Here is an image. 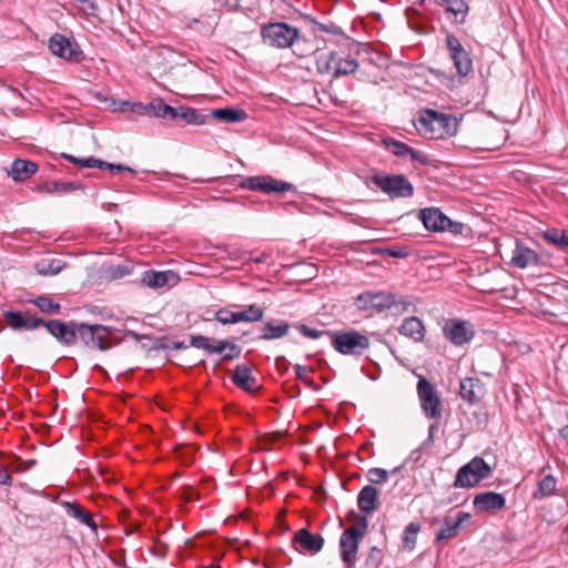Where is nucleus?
I'll return each mask as SVG.
<instances>
[{"mask_svg":"<svg viewBox=\"0 0 568 568\" xmlns=\"http://www.w3.org/2000/svg\"><path fill=\"white\" fill-rule=\"evenodd\" d=\"M296 328L301 332V334H303L304 336H306L308 338H313V339L320 338L323 335L328 336V333H333L332 331H318V329L312 328L305 324H297Z\"/></svg>","mask_w":568,"mask_h":568,"instance_id":"4d7b16f0","label":"nucleus"},{"mask_svg":"<svg viewBox=\"0 0 568 568\" xmlns=\"http://www.w3.org/2000/svg\"><path fill=\"white\" fill-rule=\"evenodd\" d=\"M398 331L402 335L408 336L414 341H420L424 337L425 327L422 320L410 316L404 320Z\"/></svg>","mask_w":568,"mask_h":568,"instance_id":"72a5a7b5","label":"nucleus"},{"mask_svg":"<svg viewBox=\"0 0 568 568\" xmlns=\"http://www.w3.org/2000/svg\"><path fill=\"white\" fill-rule=\"evenodd\" d=\"M410 373L418 378L417 393L420 402V408L426 414V376L423 373V367L415 365L412 367Z\"/></svg>","mask_w":568,"mask_h":568,"instance_id":"a19ab883","label":"nucleus"},{"mask_svg":"<svg viewBox=\"0 0 568 568\" xmlns=\"http://www.w3.org/2000/svg\"><path fill=\"white\" fill-rule=\"evenodd\" d=\"M541 237L562 253L568 254V231L558 227H549L540 233Z\"/></svg>","mask_w":568,"mask_h":568,"instance_id":"7c9ffc66","label":"nucleus"},{"mask_svg":"<svg viewBox=\"0 0 568 568\" xmlns=\"http://www.w3.org/2000/svg\"><path fill=\"white\" fill-rule=\"evenodd\" d=\"M388 478V471L384 468H371L367 473V479L372 484H382L385 483Z\"/></svg>","mask_w":568,"mask_h":568,"instance_id":"5fc2aeb1","label":"nucleus"},{"mask_svg":"<svg viewBox=\"0 0 568 568\" xmlns=\"http://www.w3.org/2000/svg\"><path fill=\"white\" fill-rule=\"evenodd\" d=\"M428 233H447L452 236L468 237L471 234V227L450 219L439 207L428 206ZM429 237L430 234H428Z\"/></svg>","mask_w":568,"mask_h":568,"instance_id":"423d86ee","label":"nucleus"},{"mask_svg":"<svg viewBox=\"0 0 568 568\" xmlns=\"http://www.w3.org/2000/svg\"><path fill=\"white\" fill-rule=\"evenodd\" d=\"M332 347L342 355L362 356L371 345L368 336L356 329L328 333Z\"/></svg>","mask_w":568,"mask_h":568,"instance_id":"20e7f679","label":"nucleus"},{"mask_svg":"<svg viewBox=\"0 0 568 568\" xmlns=\"http://www.w3.org/2000/svg\"><path fill=\"white\" fill-rule=\"evenodd\" d=\"M426 442H423L417 448L412 450L409 456L404 460L402 467L407 471H413L414 477L416 478V473L423 477V468L425 466L426 459H424Z\"/></svg>","mask_w":568,"mask_h":568,"instance_id":"c85d7f7f","label":"nucleus"},{"mask_svg":"<svg viewBox=\"0 0 568 568\" xmlns=\"http://www.w3.org/2000/svg\"><path fill=\"white\" fill-rule=\"evenodd\" d=\"M3 317L9 327L13 331H33L42 327V317L30 311H6Z\"/></svg>","mask_w":568,"mask_h":568,"instance_id":"ddd939ff","label":"nucleus"},{"mask_svg":"<svg viewBox=\"0 0 568 568\" xmlns=\"http://www.w3.org/2000/svg\"><path fill=\"white\" fill-rule=\"evenodd\" d=\"M383 561V552L377 547H372L365 560L366 568H379Z\"/></svg>","mask_w":568,"mask_h":568,"instance_id":"09e8293b","label":"nucleus"},{"mask_svg":"<svg viewBox=\"0 0 568 568\" xmlns=\"http://www.w3.org/2000/svg\"><path fill=\"white\" fill-rule=\"evenodd\" d=\"M227 353L223 354L222 361H233L239 358L242 352V347L234 342L230 341L227 346Z\"/></svg>","mask_w":568,"mask_h":568,"instance_id":"bf43d9fd","label":"nucleus"},{"mask_svg":"<svg viewBox=\"0 0 568 568\" xmlns=\"http://www.w3.org/2000/svg\"><path fill=\"white\" fill-rule=\"evenodd\" d=\"M420 525L417 523H410L406 526L404 530V536L402 539L403 548L405 550H413L416 546L417 535L420 531Z\"/></svg>","mask_w":568,"mask_h":568,"instance_id":"79ce46f5","label":"nucleus"},{"mask_svg":"<svg viewBox=\"0 0 568 568\" xmlns=\"http://www.w3.org/2000/svg\"><path fill=\"white\" fill-rule=\"evenodd\" d=\"M236 316V312L231 311L227 307L219 308L216 312H214L213 320L217 321L219 323L223 325L227 324H236L237 320L234 318Z\"/></svg>","mask_w":568,"mask_h":568,"instance_id":"49530a36","label":"nucleus"},{"mask_svg":"<svg viewBox=\"0 0 568 568\" xmlns=\"http://www.w3.org/2000/svg\"><path fill=\"white\" fill-rule=\"evenodd\" d=\"M180 111H181V105L178 108H174V106H171L168 104V106L165 109H163V114H164L163 120L172 121V122L180 121Z\"/></svg>","mask_w":568,"mask_h":568,"instance_id":"052dcab7","label":"nucleus"},{"mask_svg":"<svg viewBox=\"0 0 568 568\" xmlns=\"http://www.w3.org/2000/svg\"><path fill=\"white\" fill-rule=\"evenodd\" d=\"M234 180H239V186L244 190L260 191L265 194L284 193L294 191L296 186L292 183L276 180L271 175L242 176L235 175Z\"/></svg>","mask_w":568,"mask_h":568,"instance_id":"1a4fd4ad","label":"nucleus"},{"mask_svg":"<svg viewBox=\"0 0 568 568\" xmlns=\"http://www.w3.org/2000/svg\"><path fill=\"white\" fill-rule=\"evenodd\" d=\"M406 16H407V22H408L409 27L413 30H416L417 32H422L423 31V24L420 22V20L423 19L422 11L415 7H410L406 10Z\"/></svg>","mask_w":568,"mask_h":568,"instance_id":"a18cd8bd","label":"nucleus"},{"mask_svg":"<svg viewBox=\"0 0 568 568\" xmlns=\"http://www.w3.org/2000/svg\"><path fill=\"white\" fill-rule=\"evenodd\" d=\"M449 405L445 402L435 387L428 382V418L440 420L449 416Z\"/></svg>","mask_w":568,"mask_h":568,"instance_id":"412c9836","label":"nucleus"},{"mask_svg":"<svg viewBox=\"0 0 568 568\" xmlns=\"http://www.w3.org/2000/svg\"><path fill=\"white\" fill-rule=\"evenodd\" d=\"M369 302L373 303V313H382L388 310L393 315L408 311V307L412 305L410 302L405 301L402 295L388 292H372Z\"/></svg>","mask_w":568,"mask_h":568,"instance_id":"9d476101","label":"nucleus"},{"mask_svg":"<svg viewBox=\"0 0 568 568\" xmlns=\"http://www.w3.org/2000/svg\"><path fill=\"white\" fill-rule=\"evenodd\" d=\"M447 48L450 51V57L454 60L457 71H469L471 69V60L468 53L463 49L460 42L454 36H447Z\"/></svg>","mask_w":568,"mask_h":568,"instance_id":"4be33fe9","label":"nucleus"},{"mask_svg":"<svg viewBox=\"0 0 568 568\" xmlns=\"http://www.w3.org/2000/svg\"><path fill=\"white\" fill-rule=\"evenodd\" d=\"M122 111H131L133 113L142 114V115H149V103H141V102H123L121 106Z\"/></svg>","mask_w":568,"mask_h":568,"instance_id":"6e6d98bb","label":"nucleus"},{"mask_svg":"<svg viewBox=\"0 0 568 568\" xmlns=\"http://www.w3.org/2000/svg\"><path fill=\"white\" fill-rule=\"evenodd\" d=\"M37 191L48 194H68L77 190H83L81 182L45 181L37 185Z\"/></svg>","mask_w":568,"mask_h":568,"instance_id":"b1692460","label":"nucleus"},{"mask_svg":"<svg viewBox=\"0 0 568 568\" xmlns=\"http://www.w3.org/2000/svg\"><path fill=\"white\" fill-rule=\"evenodd\" d=\"M443 335L455 346H463L474 338L475 331L468 321L447 320L443 326Z\"/></svg>","mask_w":568,"mask_h":568,"instance_id":"9b49d317","label":"nucleus"},{"mask_svg":"<svg viewBox=\"0 0 568 568\" xmlns=\"http://www.w3.org/2000/svg\"><path fill=\"white\" fill-rule=\"evenodd\" d=\"M168 106V103L164 102L162 98H154L149 102V116H154L158 119L164 118L163 109Z\"/></svg>","mask_w":568,"mask_h":568,"instance_id":"de8ad7c7","label":"nucleus"},{"mask_svg":"<svg viewBox=\"0 0 568 568\" xmlns=\"http://www.w3.org/2000/svg\"><path fill=\"white\" fill-rule=\"evenodd\" d=\"M210 118H214L222 123H239L247 118V113L243 109L226 106L207 111Z\"/></svg>","mask_w":568,"mask_h":568,"instance_id":"a878e982","label":"nucleus"},{"mask_svg":"<svg viewBox=\"0 0 568 568\" xmlns=\"http://www.w3.org/2000/svg\"><path fill=\"white\" fill-rule=\"evenodd\" d=\"M261 36L263 41L271 47L293 48L296 54L303 55V52L297 51L302 38L300 37L298 29L295 27L284 22L268 23L262 27Z\"/></svg>","mask_w":568,"mask_h":568,"instance_id":"f257e3e1","label":"nucleus"},{"mask_svg":"<svg viewBox=\"0 0 568 568\" xmlns=\"http://www.w3.org/2000/svg\"><path fill=\"white\" fill-rule=\"evenodd\" d=\"M64 263L58 258L41 260L36 264V270L39 274L48 276L55 275L62 271Z\"/></svg>","mask_w":568,"mask_h":568,"instance_id":"58836bf2","label":"nucleus"},{"mask_svg":"<svg viewBox=\"0 0 568 568\" xmlns=\"http://www.w3.org/2000/svg\"><path fill=\"white\" fill-rule=\"evenodd\" d=\"M175 457L183 465H191L193 463V452L184 445H176L174 448Z\"/></svg>","mask_w":568,"mask_h":568,"instance_id":"3c124183","label":"nucleus"},{"mask_svg":"<svg viewBox=\"0 0 568 568\" xmlns=\"http://www.w3.org/2000/svg\"><path fill=\"white\" fill-rule=\"evenodd\" d=\"M417 131L426 130V109H420L417 113V119L414 121Z\"/></svg>","mask_w":568,"mask_h":568,"instance_id":"0e129e2a","label":"nucleus"},{"mask_svg":"<svg viewBox=\"0 0 568 568\" xmlns=\"http://www.w3.org/2000/svg\"><path fill=\"white\" fill-rule=\"evenodd\" d=\"M12 477L11 475L0 466V486H11Z\"/></svg>","mask_w":568,"mask_h":568,"instance_id":"774afa93","label":"nucleus"},{"mask_svg":"<svg viewBox=\"0 0 568 568\" xmlns=\"http://www.w3.org/2000/svg\"><path fill=\"white\" fill-rule=\"evenodd\" d=\"M291 325L283 320L267 321L261 329L258 339L271 341L278 339L288 334Z\"/></svg>","mask_w":568,"mask_h":568,"instance_id":"393cba45","label":"nucleus"},{"mask_svg":"<svg viewBox=\"0 0 568 568\" xmlns=\"http://www.w3.org/2000/svg\"><path fill=\"white\" fill-rule=\"evenodd\" d=\"M358 508L366 514H369L378 507V490L372 486H364L357 495Z\"/></svg>","mask_w":568,"mask_h":568,"instance_id":"cd10ccee","label":"nucleus"},{"mask_svg":"<svg viewBox=\"0 0 568 568\" xmlns=\"http://www.w3.org/2000/svg\"><path fill=\"white\" fill-rule=\"evenodd\" d=\"M438 3L445 6L446 9L455 16L464 17L468 11V6L464 0H438Z\"/></svg>","mask_w":568,"mask_h":568,"instance_id":"c03bdc74","label":"nucleus"},{"mask_svg":"<svg viewBox=\"0 0 568 568\" xmlns=\"http://www.w3.org/2000/svg\"><path fill=\"white\" fill-rule=\"evenodd\" d=\"M9 466L13 468L14 471H24L23 463L24 460L21 459L19 456L11 455L9 457Z\"/></svg>","mask_w":568,"mask_h":568,"instance_id":"69168bd1","label":"nucleus"},{"mask_svg":"<svg viewBox=\"0 0 568 568\" xmlns=\"http://www.w3.org/2000/svg\"><path fill=\"white\" fill-rule=\"evenodd\" d=\"M491 466L483 457L475 456L457 470L454 487L473 488L478 486L484 479L491 477Z\"/></svg>","mask_w":568,"mask_h":568,"instance_id":"39448f33","label":"nucleus"},{"mask_svg":"<svg viewBox=\"0 0 568 568\" xmlns=\"http://www.w3.org/2000/svg\"><path fill=\"white\" fill-rule=\"evenodd\" d=\"M180 281V275L178 272L168 270V271H153L149 270L143 272L141 277L142 285L150 288H163V287H172L178 284Z\"/></svg>","mask_w":568,"mask_h":568,"instance_id":"2eb2a0df","label":"nucleus"},{"mask_svg":"<svg viewBox=\"0 0 568 568\" xmlns=\"http://www.w3.org/2000/svg\"><path fill=\"white\" fill-rule=\"evenodd\" d=\"M458 523L454 520L450 516H446L444 518V525L436 534V542H440L443 540H448L456 536L459 530Z\"/></svg>","mask_w":568,"mask_h":568,"instance_id":"ea45409f","label":"nucleus"},{"mask_svg":"<svg viewBox=\"0 0 568 568\" xmlns=\"http://www.w3.org/2000/svg\"><path fill=\"white\" fill-rule=\"evenodd\" d=\"M463 115L457 116L445 110L428 109V139H445L457 133Z\"/></svg>","mask_w":568,"mask_h":568,"instance_id":"6e6552de","label":"nucleus"},{"mask_svg":"<svg viewBox=\"0 0 568 568\" xmlns=\"http://www.w3.org/2000/svg\"><path fill=\"white\" fill-rule=\"evenodd\" d=\"M199 498V493L192 486H184L181 493V499L190 503Z\"/></svg>","mask_w":568,"mask_h":568,"instance_id":"680f3d73","label":"nucleus"},{"mask_svg":"<svg viewBox=\"0 0 568 568\" xmlns=\"http://www.w3.org/2000/svg\"><path fill=\"white\" fill-rule=\"evenodd\" d=\"M49 49L54 55L68 61H80L83 55L78 43L60 33H55L50 38Z\"/></svg>","mask_w":568,"mask_h":568,"instance_id":"4468645a","label":"nucleus"},{"mask_svg":"<svg viewBox=\"0 0 568 568\" xmlns=\"http://www.w3.org/2000/svg\"><path fill=\"white\" fill-rule=\"evenodd\" d=\"M368 181L374 183L390 199L412 197L414 194L413 184L403 174L375 172Z\"/></svg>","mask_w":568,"mask_h":568,"instance_id":"0eeeda50","label":"nucleus"},{"mask_svg":"<svg viewBox=\"0 0 568 568\" xmlns=\"http://www.w3.org/2000/svg\"><path fill=\"white\" fill-rule=\"evenodd\" d=\"M212 341L214 339L203 335H192L190 338V345L195 348H202L209 354H221L227 349L230 343L229 339L217 341L216 345H213L211 343Z\"/></svg>","mask_w":568,"mask_h":568,"instance_id":"c756f323","label":"nucleus"},{"mask_svg":"<svg viewBox=\"0 0 568 568\" xmlns=\"http://www.w3.org/2000/svg\"><path fill=\"white\" fill-rule=\"evenodd\" d=\"M474 509L477 513L495 514L506 506V498L503 494L496 491H483L475 495L473 499Z\"/></svg>","mask_w":568,"mask_h":568,"instance_id":"dca6fc26","label":"nucleus"},{"mask_svg":"<svg viewBox=\"0 0 568 568\" xmlns=\"http://www.w3.org/2000/svg\"><path fill=\"white\" fill-rule=\"evenodd\" d=\"M383 144L397 158H409L412 161H418L426 164V156L422 152L414 150L408 144L393 138L383 139Z\"/></svg>","mask_w":568,"mask_h":568,"instance_id":"aec40b11","label":"nucleus"},{"mask_svg":"<svg viewBox=\"0 0 568 568\" xmlns=\"http://www.w3.org/2000/svg\"><path fill=\"white\" fill-rule=\"evenodd\" d=\"M80 3L79 9L82 11L83 14L87 17H98V4L94 0H75Z\"/></svg>","mask_w":568,"mask_h":568,"instance_id":"13d9d810","label":"nucleus"},{"mask_svg":"<svg viewBox=\"0 0 568 568\" xmlns=\"http://www.w3.org/2000/svg\"><path fill=\"white\" fill-rule=\"evenodd\" d=\"M557 480L552 475H546L541 480L538 481L537 490L534 491V499H542L555 495L557 490Z\"/></svg>","mask_w":568,"mask_h":568,"instance_id":"e433bc0d","label":"nucleus"},{"mask_svg":"<svg viewBox=\"0 0 568 568\" xmlns=\"http://www.w3.org/2000/svg\"><path fill=\"white\" fill-rule=\"evenodd\" d=\"M368 528V520L361 516L355 524L346 528L339 538L341 559L346 568H354L357 560V551L361 539L365 536Z\"/></svg>","mask_w":568,"mask_h":568,"instance_id":"f03ea898","label":"nucleus"},{"mask_svg":"<svg viewBox=\"0 0 568 568\" xmlns=\"http://www.w3.org/2000/svg\"><path fill=\"white\" fill-rule=\"evenodd\" d=\"M275 366L281 374H286L288 371V362L284 356H277L275 358Z\"/></svg>","mask_w":568,"mask_h":568,"instance_id":"338daca9","label":"nucleus"},{"mask_svg":"<svg viewBox=\"0 0 568 568\" xmlns=\"http://www.w3.org/2000/svg\"><path fill=\"white\" fill-rule=\"evenodd\" d=\"M510 263L515 267L526 268L528 266H539L542 261L537 252L525 245L520 240H516Z\"/></svg>","mask_w":568,"mask_h":568,"instance_id":"f3484780","label":"nucleus"},{"mask_svg":"<svg viewBox=\"0 0 568 568\" xmlns=\"http://www.w3.org/2000/svg\"><path fill=\"white\" fill-rule=\"evenodd\" d=\"M232 382L242 390L251 393L256 379L250 366L240 364L233 372Z\"/></svg>","mask_w":568,"mask_h":568,"instance_id":"2f4dec72","label":"nucleus"},{"mask_svg":"<svg viewBox=\"0 0 568 568\" xmlns=\"http://www.w3.org/2000/svg\"><path fill=\"white\" fill-rule=\"evenodd\" d=\"M156 55L163 60L158 63V68L174 69V68H186L187 64H192L191 61L186 60L181 54L176 53L170 48H161L156 51Z\"/></svg>","mask_w":568,"mask_h":568,"instance_id":"bb28decb","label":"nucleus"},{"mask_svg":"<svg viewBox=\"0 0 568 568\" xmlns=\"http://www.w3.org/2000/svg\"><path fill=\"white\" fill-rule=\"evenodd\" d=\"M38 164L31 160L16 159L8 170V175L14 181H24L38 171Z\"/></svg>","mask_w":568,"mask_h":568,"instance_id":"5701e85b","label":"nucleus"},{"mask_svg":"<svg viewBox=\"0 0 568 568\" xmlns=\"http://www.w3.org/2000/svg\"><path fill=\"white\" fill-rule=\"evenodd\" d=\"M292 542L307 552L317 554L323 549L325 540L320 534H313L307 528H302L294 534Z\"/></svg>","mask_w":568,"mask_h":568,"instance_id":"6ab92c4d","label":"nucleus"},{"mask_svg":"<svg viewBox=\"0 0 568 568\" xmlns=\"http://www.w3.org/2000/svg\"><path fill=\"white\" fill-rule=\"evenodd\" d=\"M61 506L67 510V513L77 518L80 523L85 525L92 530H97L98 525L93 520L92 516L85 511L77 501H68L64 500L61 503Z\"/></svg>","mask_w":568,"mask_h":568,"instance_id":"473e14b6","label":"nucleus"},{"mask_svg":"<svg viewBox=\"0 0 568 568\" xmlns=\"http://www.w3.org/2000/svg\"><path fill=\"white\" fill-rule=\"evenodd\" d=\"M42 327L62 346L75 345L77 321L43 320Z\"/></svg>","mask_w":568,"mask_h":568,"instance_id":"f8f14e48","label":"nucleus"},{"mask_svg":"<svg viewBox=\"0 0 568 568\" xmlns=\"http://www.w3.org/2000/svg\"><path fill=\"white\" fill-rule=\"evenodd\" d=\"M264 317V310L256 304H251L246 306L243 311L236 312V316L234 318L240 322L254 323L260 322Z\"/></svg>","mask_w":568,"mask_h":568,"instance_id":"4c0bfd02","label":"nucleus"},{"mask_svg":"<svg viewBox=\"0 0 568 568\" xmlns=\"http://www.w3.org/2000/svg\"><path fill=\"white\" fill-rule=\"evenodd\" d=\"M98 169H105V170H109L111 173H120V172H130L132 174L135 173L134 170H132L131 168H129V166H126L124 164H121V163H110V162H106V161H103V160H100V159H99Z\"/></svg>","mask_w":568,"mask_h":568,"instance_id":"603ef678","label":"nucleus"},{"mask_svg":"<svg viewBox=\"0 0 568 568\" xmlns=\"http://www.w3.org/2000/svg\"><path fill=\"white\" fill-rule=\"evenodd\" d=\"M114 327L103 324H89L85 322H77L75 343L78 339L88 349H99L106 352L112 347L109 335Z\"/></svg>","mask_w":568,"mask_h":568,"instance_id":"7ed1b4c3","label":"nucleus"},{"mask_svg":"<svg viewBox=\"0 0 568 568\" xmlns=\"http://www.w3.org/2000/svg\"><path fill=\"white\" fill-rule=\"evenodd\" d=\"M61 158L65 159L67 161L80 166V168H88L93 169L98 168L99 159L94 156H88V158H75L68 153H61Z\"/></svg>","mask_w":568,"mask_h":568,"instance_id":"37998d69","label":"nucleus"},{"mask_svg":"<svg viewBox=\"0 0 568 568\" xmlns=\"http://www.w3.org/2000/svg\"><path fill=\"white\" fill-rule=\"evenodd\" d=\"M484 383L477 377H466L460 381V397L469 405L478 404L485 396Z\"/></svg>","mask_w":568,"mask_h":568,"instance_id":"a211bd4d","label":"nucleus"},{"mask_svg":"<svg viewBox=\"0 0 568 568\" xmlns=\"http://www.w3.org/2000/svg\"><path fill=\"white\" fill-rule=\"evenodd\" d=\"M166 338H168L166 336L156 337L153 345L149 348V352L160 351V349H162V351L171 349V346L165 343Z\"/></svg>","mask_w":568,"mask_h":568,"instance_id":"e2e57ef3","label":"nucleus"},{"mask_svg":"<svg viewBox=\"0 0 568 568\" xmlns=\"http://www.w3.org/2000/svg\"><path fill=\"white\" fill-rule=\"evenodd\" d=\"M132 272V266L130 264H118L115 266H111L108 270L109 277L112 280H118L126 276Z\"/></svg>","mask_w":568,"mask_h":568,"instance_id":"864d4df0","label":"nucleus"},{"mask_svg":"<svg viewBox=\"0 0 568 568\" xmlns=\"http://www.w3.org/2000/svg\"><path fill=\"white\" fill-rule=\"evenodd\" d=\"M372 298V292L371 291H367V292H364L362 294H359L356 298H355V305L357 307V310L359 311H364V312H368L371 315L374 314L373 313V303L369 302Z\"/></svg>","mask_w":568,"mask_h":568,"instance_id":"8fccbe9b","label":"nucleus"},{"mask_svg":"<svg viewBox=\"0 0 568 568\" xmlns=\"http://www.w3.org/2000/svg\"><path fill=\"white\" fill-rule=\"evenodd\" d=\"M209 119L210 115H207V111L199 110L187 105H181L180 121L184 122V124L203 125L207 122Z\"/></svg>","mask_w":568,"mask_h":568,"instance_id":"f704fd0d","label":"nucleus"},{"mask_svg":"<svg viewBox=\"0 0 568 568\" xmlns=\"http://www.w3.org/2000/svg\"><path fill=\"white\" fill-rule=\"evenodd\" d=\"M44 315H57L61 311L60 303L53 301L49 295H39L28 301Z\"/></svg>","mask_w":568,"mask_h":568,"instance_id":"c9c22d12","label":"nucleus"}]
</instances>
